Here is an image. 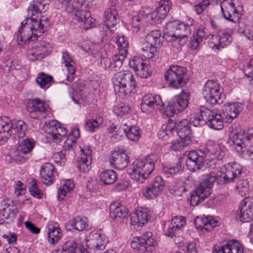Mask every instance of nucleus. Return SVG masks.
<instances>
[{"label":"nucleus","instance_id":"79ce46f5","mask_svg":"<svg viewBox=\"0 0 253 253\" xmlns=\"http://www.w3.org/2000/svg\"><path fill=\"white\" fill-rule=\"evenodd\" d=\"M62 233L59 227H51L48 228V240L51 244H55L61 238Z\"/></svg>","mask_w":253,"mask_h":253},{"label":"nucleus","instance_id":"4be33fe9","mask_svg":"<svg viewBox=\"0 0 253 253\" xmlns=\"http://www.w3.org/2000/svg\"><path fill=\"white\" fill-rule=\"evenodd\" d=\"M242 105L239 103H230L225 104L222 108V111L227 121L232 122L233 120L237 117L242 110Z\"/></svg>","mask_w":253,"mask_h":253},{"label":"nucleus","instance_id":"c9c22d12","mask_svg":"<svg viewBox=\"0 0 253 253\" xmlns=\"http://www.w3.org/2000/svg\"><path fill=\"white\" fill-rule=\"evenodd\" d=\"M207 35L203 29H199L194 33L190 41V48L191 50L197 49L204 39H206Z\"/></svg>","mask_w":253,"mask_h":253},{"label":"nucleus","instance_id":"a211bd4d","mask_svg":"<svg viewBox=\"0 0 253 253\" xmlns=\"http://www.w3.org/2000/svg\"><path fill=\"white\" fill-rule=\"evenodd\" d=\"M129 66L136 75L141 78H145L150 75L148 66L141 58L134 57L129 62Z\"/></svg>","mask_w":253,"mask_h":253},{"label":"nucleus","instance_id":"49530a36","mask_svg":"<svg viewBox=\"0 0 253 253\" xmlns=\"http://www.w3.org/2000/svg\"><path fill=\"white\" fill-rule=\"evenodd\" d=\"M181 170L180 162H177L173 165L164 166L162 169L164 174H175Z\"/></svg>","mask_w":253,"mask_h":253},{"label":"nucleus","instance_id":"b1692460","mask_svg":"<svg viewBox=\"0 0 253 253\" xmlns=\"http://www.w3.org/2000/svg\"><path fill=\"white\" fill-rule=\"evenodd\" d=\"M169 4L170 1L169 0L160 1L158 7L152 14V18L154 19L155 22L161 23L169 10Z\"/></svg>","mask_w":253,"mask_h":253},{"label":"nucleus","instance_id":"de8ad7c7","mask_svg":"<svg viewBox=\"0 0 253 253\" xmlns=\"http://www.w3.org/2000/svg\"><path fill=\"white\" fill-rule=\"evenodd\" d=\"M119 54H127L128 42L124 36L118 37L117 41Z\"/></svg>","mask_w":253,"mask_h":253},{"label":"nucleus","instance_id":"f704fd0d","mask_svg":"<svg viewBox=\"0 0 253 253\" xmlns=\"http://www.w3.org/2000/svg\"><path fill=\"white\" fill-rule=\"evenodd\" d=\"M75 15L78 18V20L84 22L86 25V28L91 27L95 21V20L91 17L90 12L85 9H81L76 11Z\"/></svg>","mask_w":253,"mask_h":253},{"label":"nucleus","instance_id":"0eeeda50","mask_svg":"<svg viewBox=\"0 0 253 253\" xmlns=\"http://www.w3.org/2000/svg\"><path fill=\"white\" fill-rule=\"evenodd\" d=\"M252 131L247 134L233 131L230 138L238 153L246 154L249 159L253 160V130Z\"/></svg>","mask_w":253,"mask_h":253},{"label":"nucleus","instance_id":"7c9ffc66","mask_svg":"<svg viewBox=\"0 0 253 253\" xmlns=\"http://www.w3.org/2000/svg\"><path fill=\"white\" fill-rule=\"evenodd\" d=\"M7 203V202L3 200L1 203V208H0V214L5 219H10L13 220L16 217V214L18 212V210L13 206H11Z\"/></svg>","mask_w":253,"mask_h":253},{"label":"nucleus","instance_id":"ea45409f","mask_svg":"<svg viewBox=\"0 0 253 253\" xmlns=\"http://www.w3.org/2000/svg\"><path fill=\"white\" fill-rule=\"evenodd\" d=\"M117 179V173L113 170H107L100 174V180L104 184L109 185L113 183Z\"/></svg>","mask_w":253,"mask_h":253},{"label":"nucleus","instance_id":"4468645a","mask_svg":"<svg viewBox=\"0 0 253 253\" xmlns=\"http://www.w3.org/2000/svg\"><path fill=\"white\" fill-rule=\"evenodd\" d=\"M220 7L225 19L236 22L239 19V14L232 0H224L221 2Z\"/></svg>","mask_w":253,"mask_h":253},{"label":"nucleus","instance_id":"412c9836","mask_svg":"<svg viewBox=\"0 0 253 253\" xmlns=\"http://www.w3.org/2000/svg\"><path fill=\"white\" fill-rule=\"evenodd\" d=\"M81 160L78 162V167L81 172H86L90 168L92 161L91 150L88 147L81 150Z\"/></svg>","mask_w":253,"mask_h":253},{"label":"nucleus","instance_id":"774afa93","mask_svg":"<svg viewBox=\"0 0 253 253\" xmlns=\"http://www.w3.org/2000/svg\"><path fill=\"white\" fill-rule=\"evenodd\" d=\"M2 237L9 244H13L16 242L17 236L15 233L9 232L8 234H3Z\"/></svg>","mask_w":253,"mask_h":253},{"label":"nucleus","instance_id":"338daca9","mask_svg":"<svg viewBox=\"0 0 253 253\" xmlns=\"http://www.w3.org/2000/svg\"><path fill=\"white\" fill-rule=\"evenodd\" d=\"M27 54L28 59L32 61H35L36 60L41 59L40 58H39L38 54L33 45L31 48H30L28 50Z\"/></svg>","mask_w":253,"mask_h":253},{"label":"nucleus","instance_id":"c756f323","mask_svg":"<svg viewBox=\"0 0 253 253\" xmlns=\"http://www.w3.org/2000/svg\"><path fill=\"white\" fill-rule=\"evenodd\" d=\"M120 135L126 136L131 141L138 140L140 136V129L135 126H128L126 124L121 126Z\"/></svg>","mask_w":253,"mask_h":253},{"label":"nucleus","instance_id":"473e14b6","mask_svg":"<svg viewBox=\"0 0 253 253\" xmlns=\"http://www.w3.org/2000/svg\"><path fill=\"white\" fill-rule=\"evenodd\" d=\"M47 0H33L28 8V14L33 15L34 12L40 14L48 9Z\"/></svg>","mask_w":253,"mask_h":253},{"label":"nucleus","instance_id":"09e8293b","mask_svg":"<svg viewBox=\"0 0 253 253\" xmlns=\"http://www.w3.org/2000/svg\"><path fill=\"white\" fill-rule=\"evenodd\" d=\"M37 181L35 179H33L30 183L29 187V192L31 195L36 198L40 199L42 198L43 194L37 186Z\"/></svg>","mask_w":253,"mask_h":253},{"label":"nucleus","instance_id":"a19ab883","mask_svg":"<svg viewBox=\"0 0 253 253\" xmlns=\"http://www.w3.org/2000/svg\"><path fill=\"white\" fill-rule=\"evenodd\" d=\"M17 147L18 151L23 154H27L31 152L34 148L35 143L33 139L26 138L19 141Z\"/></svg>","mask_w":253,"mask_h":253},{"label":"nucleus","instance_id":"6e6552de","mask_svg":"<svg viewBox=\"0 0 253 253\" xmlns=\"http://www.w3.org/2000/svg\"><path fill=\"white\" fill-rule=\"evenodd\" d=\"M203 95L206 101L211 105L222 103L225 99L222 89L219 84L213 80H208L203 89Z\"/></svg>","mask_w":253,"mask_h":253},{"label":"nucleus","instance_id":"69168bd1","mask_svg":"<svg viewBox=\"0 0 253 253\" xmlns=\"http://www.w3.org/2000/svg\"><path fill=\"white\" fill-rule=\"evenodd\" d=\"M33 46L38 54L39 58H40L41 59L47 56L50 52L49 49L42 48L35 44H34Z\"/></svg>","mask_w":253,"mask_h":253},{"label":"nucleus","instance_id":"f03ea898","mask_svg":"<svg viewBox=\"0 0 253 253\" xmlns=\"http://www.w3.org/2000/svg\"><path fill=\"white\" fill-rule=\"evenodd\" d=\"M37 13L34 12L33 15L30 16V20L31 22V26H26L29 18L21 22V26L19 28L18 34V39H20L23 42H29L30 41L37 40L38 37L41 36L44 32L45 28L49 25L48 19L44 16H42L39 20L36 15Z\"/></svg>","mask_w":253,"mask_h":253},{"label":"nucleus","instance_id":"58836bf2","mask_svg":"<svg viewBox=\"0 0 253 253\" xmlns=\"http://www.w3.org/2000/svg\"><path fill=\"white\" fill-rule=\"evenodd\" d=\"M212 112V110H211L205 106H201L198 110L197 116L194 120V123L196 121L198 123V124H200V122L203 121L204 123H207L208 121H209V118Z\"/></svg>","mask_w":253,"mask_h":253},{"label":"nucleus","instance_id":"a18cd8bd","mask_svg":"<svg viewBox=\"0 0 253 253\" xmlns=\"http://www.w3.org/2000/svg\"><path fill=\"white\" fill-rule=\"evenodd\" d=\"M84 0H77L74 1L73 3L69 4L67 7H65L66 10L69 13L75 12L81 10V9H84L86 7V3Z\"/></svg>","mask_w":253,"mask_h":253},{"label":"nucleus","instance_id":"4d7b16f0","mask_svg":"<svg viewBox=\"0 0 253 253\" xmlns=\"http://www.w3.org/2000/svg\"><path fill=\"white\" fill-rule=\"evenodd\" d=\"M190 143L180 139L176 140L172 142L170 147V150L174 151H177L182 149L185 146L189 145Z\"/></svg>","mask_w":253,"mask_h":253},{"label":"nucleus","instance_id":"2eb2a0df","mask_svg":"<svg viewBox=\"0 0 253 253\" xmlns=\"http://www.w3.org/2000/svg\"><path fill=\"white\" fill-rule=\"evenodd\" d=\"M140 106L143 112L151 111V109H157L163 106V102L160 95L149 94L143 97Z\"/></svg>","mask_w":253,"mask_h":253},{"label":"nucleus","instance_id":"f3484780","mask_svg":"<svg viewBox=\"0 0 253 253\" xmlns=\"http://www.w3.org/2000/svg\"><path fill=\"white\" fill-rule=\"evenodd\" d=\"M26 108L31 117L33 119H38L42 113L46 110L44 102L38 98L30 99L27 103Z\"/></svg>","mask_w":253,"mask_h":253},{"label":"nucleus","instance_id":"a878e982","mask_svg":"<svg viewBox=\"0 0 253 253\" xmlns=\"http://www.w3.org/2000/svg\"><path fill=\"white\" fill-rule=\"evenodd\" d=\"M154 45L151 44V42L146 41L142 44L141 50L143 52V55L149 61H155L159 59V53Z\"/></svg>","mask_w":253,"mask_h":253},{"label":"nucleus","instance_id":"bb28decb","mask_svg":"<svg viewBox=\"0 0 253 253\" xmlns=\"http://www.w3.org/2000/svg\"><path fill=\"white\" fill-rule=\"evenodd\" d=\"M148 216L149 215L146 209H141L136 210L130 216L131 224L142 226L147 223Z\"/></svg>","mask_w":253,"mask_h":253},{"label":"nucleus","instance_id":"5701e85b","mask_svg":"<svg viewBox=\"0 0 253 253\" xmlns=\"http://www.w3.org/2000/svg\"><path fill=\"white\" fill-rule=\"evenodd\" d=\"M54 167L50 163L44 164L41 169L40 176L43 183L46 185H50L55 180L53 174Z\"/></svg>","mask_w":253,"mask_h":253},{"label":"nucleus","instance_id":"dca6fc26","mask_svg":"<svg viewBox=\"0 0 253 253\" xmlns=\"http://www.w3.org/2000/svg\"><path fill=\"white\" fill-rule=\"evenodd\" d=\"M165 187V181L161 176L155 177L152 183L143 192L144 195L148 199H152L157 196Z\"/></svg>","mask_w":253,"mask_h":253},{"label":"nucleus","instance_id":"cd10ccee","mask_svg":"<svg viewBox=\"0 0 253 253\" xmlns=\"http://www.w3.org/2000/svg\"><path fill=\"white\" fill-rule=\"evenodd\" d=\"M197 228L210 231L213 227L218 225V221L212 217L205 218L197 217L194 221Z\"/></svg>","mask_w":253,"mask_h":253},{"label":"nucleus","instance_id":"9b49d317","mask_svg":"<svg viewBox=\"0 0 253 253\" xmlns=\"http://www.w3.org/2000/svg\"><path fill=\"white\" fill-rule=\"evenodd\" d=\"M152 233L146 232L141 237H135L130 243L131 247L140 251H152L154 246V240L152 238Z\"/></svg>","mask_w":253,"mask_h":253},{"label":"nucleus","instance_id":"4c0bfd02","mask_svg":"<svg viewBox=\"0 0 253 253\" xmlns=\"http://www.w3.org/2000/svg\"><path fill=\"white\" fill-rule=\"evenodd\" d=\"M87 223L85 219L80 216H77L68 221L66 227H69V230H77L81 231L86 229Z\"/></svg>","mask_w":253,"mask_h":253},{"label":"nucleus","instance_id":"e433bc0d","mask_svg":"<svg viewBox=\"0 0 253 253\" xmlns=\"http://www.w3.org/2000/svg\"><path fill=\"white\" fill-rule=\"evenodd\" d=\"M161 34V32L159 30H153L147 35L145 40L151 42L156 47L159 48L162 44L164 38H165V36L162 37Z\"/></svg>","mask_w":253,"mask_h":253},{"label":"nucleus","instance_id":"13d9d810","mask_svg":"<svg viewBox=\"0 0 253 253\" xmlns=\"http://www.w3.org/2000/svg\"><path fill=\"white\" fill-rule=\"evenodd\" d=\"M130 110L128 105L121 103L114 108V112L118 116H122L127 113Z\"/></svg>","mask_w":253,"mask_h":253},{"label":"nucleus","instance_id":"3c124183","mask_svg":"<svg viewBox=\"0 0 253 253\" xmlns=\"http://www.w3.org/2000/svg\"><path fill=\"white\" fill-rule=\"evenodd\" d=\"M98 237V233L96 232H90L87 238L85 239V244L86 246L90 249L95 250L96 243Z\"/></svg>","mask_w":253,"mask_h":253},{"label":"nucleus","instance_id":"6ab92c4d","mask_svg":"<svg viewBox=\"0 0 253 253\" xmlns=\"http://www.w3.org/2000/svg\"><path fill=\"white\" fill-rule=\"evenodd\" d=\"M110 164L114 168L123 170L129 162V157L124 152H114L110 159Z\"/></svg>","mask_w":253,"mask_h":253},{"label":"nucleus","instance_id":"680f3d73","mask_svg":"<svg viewBox=\"0 0 253 253\" xmlns=\"http://www.w3.org/2000/svg\"><path fill=\"white\" fill-rule=\"evenodd\" d=\"M209 0H202L201 1L199 2L198 4L195 5L194 8L197 14H200L202 13L209 5Z\"/></svg>","mask_w":253,"mask_h":253},{"label":"nucleus","instance_id":"2f4dec72","mask_svg":"<svg viewBox=\"0 0 253 253\" xmlns=\"http://www.w3.org/2000/svg\"><path fill=\"white\" fill-rule=\"evenodd\" d=\"M62 251L67 253H88L83 245L77 246L76 242L74 240L67 241L62 246Z\"/></svg>","mask_w":253,"mask_h":253},{"label":"nucleus","instance_id":"37998d69","mask_svg":"<svg viewBox=\"0 0 253 253\" xmlns=\"http://www.w3.org/2000/svg\"><path fill=\"white\" fill-rule=\"evenodd\" d=\"M103 119L102 117H98L95 119L88 120L85 124V128L86 130L93 132L95 129L102 124Z\"/></svg>","mask_w":253,"mask_h":253},{"label":"nucleus","instance_id":"9d476101","mask_svg":"<svg viewBox=\"0 0 253 253\" xmlns=\"http://www.w3.org/2000/svg\"><path fill=\"white\" fill-rule=\"evenodd\" d=\"M188 104V95L183 91L177 96H174L168 103L163 115L167 117H172L174 114L181 112Z\"/></svg>","mask_w":253,"mask_h":253},{"label":"nucleus","instance_id":"aec40b11","mask_svg":"<svg viewBox=\"0 0 253 253\" xmlns=\"http://www.w3.org/2000/svg\"><path fill=\"white\" fill-rule=\"evenodd\" d=\"M243 245L236 240H231L223 246L215 248L212 253H243Z\"/></svg>","mask_w":253,"mask_h":253},{"label":"nucleus","instance_id":"864d4df0","mask_svg":"<svg viewBox=\"0 0 253 253\" xmlns=\"http://www.w3.org/2000/svg\"><path fill=\"white\" fill-rule=\"evenodd\" d=\"M176 130V135L179 137L180 139L184 140V141L188 142L190 143L191 141V138L190 136L191 134L190 127H187V128H184Z\"/></svg>","mask_w":253,"mask_h":253},{"label":"nucleus","instance_id":"1a4fd4ad","mask_svg":"<svg viewBox=\"0 0 253 253\" xmlns=\"http://www.w3.org/2000/svg\"><path fill=\"white\" fill-rule=\"evenodd\" d=\"M186 70L183 67L172 65L165 73V78L169 86L174 88H179L187 83L184 76Z\"/></svg>","mask_w":253,"mask_h":253},{"label":"nucleus","instance_id":"f8f14e48","mask_svg":"<svg viewBox=\"0 0 253 253\" xmlns=\"http://www.w3.org/2000/svg\"><path fill=\"white\" fill-rule=\"evenodd\" d=\"M253 198L245 197L241 202L239 211H237V218L243 222H250L253 216L252 212Z\"/></svg>","mask_w":253,"mask_h":253},{"label":"nucleus","instance_id":"7ed1b4c3","mask_svg":"<svg viewBox=\"0 0 253 253\" xmlns=\"http://www.w3.org/2000/svg\"><path fill=\"white\" fill-rule=\"evenodd\" d=\"M27 125L22 120H10L6 117L1 118L0 125V145L3 144L13 135L16 138H23L25 136Z\"/></svg>","mask_w":253,"mask_h":253},{"label":"nucleus","instance_id":"ddd939ff","mask_svg":"<svg viewBox=\"0 0 253 253\" xmlns=\"http://www.w3.org/2000/svg\"><path fill=\"white\" fill-rule=\"evenodd\" d=\"M204 161V157L200 156L197 151H191L187 155L186 165L191 171H204L208 169L205 164Z\"/></svg>","mask_w":253,"mask_h":253},{"label":"nucleus","instance_id":"e2e57ef3","mask_svg":"<svg viewBox=\"0 0 253 253\" xmlns=\"http://www.w3.org/2000/svg\"><path fill=\"white\" fill-rule=\"evenodd\" d=\"M74 62L66 63L65 66L67 68L68 75L66 80L69 82H72L73 80V75L75 74V69L73 64Z\"/></svg>","mask_w":253,"mask_h":253},{"label":"nucleus","instance_id":"393cba45","mask_svg":"<svg viewBox=\"0 0 253 253\" xmlns=\"http://www.w3.org/2000/svg\"><path fill=\"white\" fill-rule=\"evenodd\" d=\"M128 210L126 207L120 205L118 203H114L109 207V217L112 219L125 218L128 215Z\"/></svg>","mask_w":253,"mask_h":253},{"label":"nucleus","instance_id":"8fccbe9b","mask_svg":"<svg viewBox=\"0 0 253 253\" xmlns=\"http://www.w3.org/2000/svg\"><path fill=\"white\" fill-rule=\"evenodd\" d=\"M210 127L216 130H220L223 127V121L221 114H218L215 118L209 123Z\"/></svg>","mask_w":253,"mask_h":253},{"label":"nucleus","instance_id":"052dcab7","mask_svg":"<svg viewBox=\"0 0 253 253\" xmlns=\"http://www.w3.org/2000/svg\"><path fill=\"white\" fill-rule=\"evenodd\" d=\"M171 224L180 230L185 224V218L182 216H174L171 220Z\"/></svg>","mask_w":253,"mask_h":253},{"label":"nucleus","instance_id":"423d86ee","mask_svg":"<svg viewBox=\"0 0 253 253\" xmlns=\"http://www.w3.org/2000/svg\"><path fill=\"white\" fill-rule=\"evenodd\" d=\"M190 32L189 26L176 21L167 23L164 29V36L167 41H178L180 44H184L187 41V36Z\"/></svg>","mask_w":253,"mask_h":253},{"label":"nucleus","instance_id":"39448f33","mask_svg":"<svg viewBox=\"0 0 253 253\" xmlns=\"http://www.w3.org/2000/svg\"><path fill=\"white\" fill-rule=\"evenodd\" d=\"M153 155H149L143 159L135 160L132 164V168L128 169L132 179L143 182L155 168V164L152 157Z\"/></svg>","mask_w":253,"mask_h":253},{"label":"nucleus","instance_id":"c85d7f7f","mask_svg":"<svg viewBox=\"0 0 253 253\" xmlns=\"http://www.w3.org/2000/svg\"><path fill=\"white\" fill-rule=\"evenodd\" d=\"M212 41L216 49L223 48L229 45L232 41L231 36L227 33H222L218 35H212Z\"/></svg>","mask_w":253,"mask_h":253},{"label":"nucleus","instance_id":"20e7f679","mask_svg":"<svg viewBox=\"0 0 253 253\" xmlns=\"http://www.w3.org/2000/svg\"><path fill=\"white\" fill-rule=\"evenodd\" d=\"M113 83L114 90L120 97H124L136 91V83L132 73L129 71L115 74Z\"/></svg>","mask_w":253,"mask_h":253},{"label":"nucleus","instance_id":"5fc2aeb1","mask_svg":"<svg viewBox=\"0 0 253 253\" xmlns=\"http://www.w3.org/2000/svg\"><path fill=\"white\" fill-rule=\"evenodd\" d=\"M236 188L242 196L246 195L249 191V184L248 180L243 179L238 181Z\"/></svg>","mask_w":253,"mask_h":253},{"label":"nucleus","instance_id":"6e6d98bb","mask_svg":"<svg viewBox=\"0 0 253 253\" xmlns=\"http://www.w3.org/2000/svg\"><path fill=\"white\" fill-rule=\"evenodd\" d=\"M126 54H119L115 55L113 57L112 69L117 71L122 66L124 60L126 58Z\"/></svg>","mask_w":253,"mask_h":253},{"label":"nucleus","instance_id":"0e129e2a","mask_svg":"<svg viewBox=\"0 0 253 253\" xmlns=\"http://www.w3.org/2000/svg\"><path fill=\"white\" fill-rule=\"evenodd\" d=\"M218 147L217 145L211 142L207 145L205 148V152L207 155H209V156L215 155L218 152Z\"/></svg>","mask_w":253,"mask_h":253},{"label":"nucleus","instance_id":"bf43d9fd","mask_svg":"<svg viewBox=\"0 0 253 253\" xmlns=\"http://www.w3.org/2000/svg\"><path fill=\"white\" fill-rule=\"evenodd\" d=\"M107 242L108 241L105 235L98 233V237L96 241L97 243H96L97 245H96V248H95V250H103L105 248Z\"/></svg>","mask_w":253,"mask_h":253},{"label":"nucleus","instance_id":"72a5a7b5","mask_svg":"<svg viewBox=\"0 0 253 253\" xmlns=\"http://www.w3.org/2000/svg\"><path fill=\"white\" fill-rule=\"evenodd\" d=\"M118 12L114 8L107 9L104 13V25L107 29L114 27L118 21Z\"/></svg>","mask_w":253,"mask_h":253},{"label":"nucleus","instance_id":"f257e3e1","mask_svg":"<svg viewBox=\"0 0 253 253\" xmlns=\"http://www.w3.org/2000/svg\"><path fill=\"white\" fill-rule=\"evenodd\" d=\"M242 173L241 166L234 163L224 165L221 169L220 174L217 177L213 172L207 174L205 179L191 193L190 198L188 199L190 205L196 206L209 196L211 193V187L216 180L220 184L232 182L240 178Z\"/></svg>","mask_w":253,"mask_h":253},{"label":"nucleus","instance_id":"c03bdc74","mask_svg":"<svg viewBox=\"0 0 253 253\" xmlns=\"http://www.w3.org/2000/svg\"><path fill=\"white\" fill-rule=\"evenodd\" d=\"M53 82L52 76L41 72L38 76L36 82L41 88L44 87L46 85L50 84Z\"/></svg>","mask_w":253,"mask_h":253},{"label":"nucleus","instance_id":"603ef678","mask_svg":"<svg viewBox=\"0 0 253 253\" xmlns=\"http://www.w3.org/2000/svg\"><path fill=\"white\" fill-rule=\"evenodd\" d=\"M167 126V135H168V139L172 137L174 135H176V130L175 129L176 124L175 122L171 119H169L168 122L164 124Z\"/></svg>","mask_w":253,"mask_h":253}]
</instances>
